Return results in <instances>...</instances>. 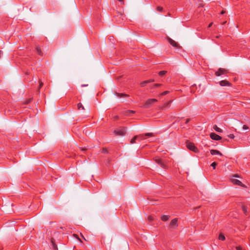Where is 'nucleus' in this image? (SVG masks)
Returning a JSON list of instances; mask_svg holds the SVG:
<instances>
[{
	"label": "nucleus",
	"instance_id": "obj_16",
	"mask_svg": "<svg viewBox=\"0 0 250 250\" xmlns=\"http://www.w3.org/2000/svg\"><path fill=\"white\" fill-rule=\"evenodd\" d=\"M172 102V101H169L166 103H165L164 104V105L161 107V109H165L166 107H167Z\"/></svg>",
	"mask_w": 250,
	"mask_h": 250
},
{
	"label": "nucleus",
	"instance_id": "obj_20",
	"mask_svg": "<svg viewBox=\"0 0 250 250\" xmlns=\"http://www.w3.org/2000/svg\"><path fill=\"white\" fill-rule=\"evenodd\" d=\"M219 239L222 241H224L225 240V237L223 234L221 233L219 235Z\"/></svg>",
	"mask_w": 250,
	"mask_h": 250
},
{
	"label": "nucleus",
	"instance_id": "obj_27",
	"mask_svg": "<svg viewBox=\"0 0 250 250\" xmlns=\"http://www.w3.org/2000/svg\"><path fill=\"white\" fill-rule=\"evenodd\" d=\"M216 165H217V163L216 162H213L211 164V166L212 167H213V169H215Z\"/></svg>",
	"mask_w": 250,
	"mask_h": 250
},
{
	"label": "nucleus",
	"instance_id": "obj_13",
	"mask_svg": "<svg viewBox=\"0 0 250 250\" xmlns=\"http://www.w3.org/2000/svg\"><path fill=\"white\" fill-rule=\"evenodd\" d=\"M51 242L53 248L54 250H58L57 245L55 243V240L54 238H52L51 239Z\"/></svg>",
	"mask_w": 250,
	"mask_h": 250
},
{
	"label": "nucleus",
	"instance_id": "obj_3",
	"mask_svg": "<svg viewBox=\"0 0 250 250\" xmlns=\"http://www.w3.org/2000/svg\"><path fill=\"white\" fill-rule=\"evenodd\" d=\"M187 146L188 149L189 150L197 153L198 152V149L197 147L194 145V144L191 142H188L187 144Z\"/></svg>",
	"mask_w": 250,
	"mask_h": 250
},
{
	"label": "nucleus",
	"instance_id": "obj_34",
	"mask_svg": "<svg viewBox=\"0 0 250 250\" xmlns=\"http://www.w3.org/2000/svg\"><path fill=\"white\" fill-rule=\"evenodd\" d=\"M236 250H243L242 248L240 246L237 247L236 248Z\"/></svg>",
	"mask_w": 250,
	"mask_h": 250
},
{
	"label": "nucleus",
	"instance_id": "obj_6",
	"mask_svg": "<svg viewBox=\"0 0 250 250\" xmlns=\"http://www.w3.org/2000/svg\"><path fill=\"white\" fill-rule=\"evenodd\" d=\"M155 162L158 164L161 167L166 169L167 168V166L166 164L162 161V160L160 159H156L155 160Z\"/></svg>",
	"mask_w": 250,
	"mask_h": 250
},
{
	"label": "nucleus",
	"instance_id": "obj_33",
	"mask_svg": "<svg viewBox=\"0 0 250 250\" xmlns=\"http://www.w3.org/2000/svg\"><path fill=\"white\" fill-rule=\"evenodd\" d=\"M243 129L244 130H247L249 129V127L246 125H244L243 126Z\"/></svg>",
	"mask_w": 250,
	"mask_h": 250
},
{
	"label": "nucleus",
	"instance_id": "obj_17",
	"mask_svg": "<svg viewBox=\"0 0 250 250\" xmlns=\"http://www.w3.org/2000/svg\"><path fill=\"white\" fill-rule=\"evenodd\" d=\"M169 219V216L168 215H162L161 216V219L163 221H166Z\"/></svg>",
	"mask_w": 250,
	"mask_h": 250
},
{
	"label": "nucleus",
	"instance_id": "obj_25",
	"mask_svg": "<svg viewBox=\"0 0 250 250\" xmlns=\"http://www.w3.org/2000/svg\"><path fill=\"white\" fill-rule=\"evenodd\" d=\"M43 85V83L41 80H39V90L42 87Z\"/></svg>",
	"mask_w": 250,
	"mask_h": 250
},
{
	"label": "nucleus",
	"instance_id": "obj_10",
	"mask_svg": "<svg viewBox=\"0 0 250 250\" xmlns=\"http://www.w3.org/2000/svg\"><path fill=\"white\" fill-rule=\"evenodd\" d=\"M140 139V140H142V139H145V138H144L143 137V135H136V136H135L130 141V143L131 144H134L136 142V140L138 139Z\"/></svg>",
	"mask_w": 250,
	"mask_h": 250
},
{
	"label": "nucleus",
	"instance_id": "obj_23",
	"mask_svg": "<svg viewBox=\"0 0 250 250\" xmlns=\"http://www.w3.org/2000/svg\"><path fill=\"white\" fill-rule=\"evenodd\" d=\"M116 96H117L118 97H125V96H128L126 94H120V93H116Z\"/></svg>",
	"mask_w": 250,
	"mask_h": 250
},
{
	"label": "nucleus",
	"instance_id": "obj_31",
	"mask_svg": "<svg viewBox=\"0 0 250 250\" xmlns=\"http://www.w3.org/2000/svg\"><path fill=\"white\" fill-rule=\"evenodd\" d=\"M73 236L76 238L78 239L80 241L82 242L81 240L79 238L78 235L76 234H74Z\"/></svg>",
	"mask_w": 250,
	"mask_h": 250
},
{
	"label": "nucleus",
	"instance_id": "obj_35",
	"mask_svg": "<svg viewBox=\"0 0 250 250\" xmlns=\"http://www.w3.org/2000/svg\"><path fill=\"white\" fill-rule=\"evenodd\" d=\"M147 81H148V83H151V82H154V79H149L148 80H147Z\"/></svg>",
	"mask_w": 250,
	"mask_h": 250
},
{
	"label": "nucleus",
	"instance_id": "obj_8",
	"mask_svg": "<svg viewBox=\"0 0 250 250\" xmlns=\"http://www.w3.org/2000/svg\"><path fill=\"white\" fill-rule=\"evenodd\" d=\"M210 137L211 138V139L216 141L220 140L222 139V137L221 136L213 132L210 133Z\"/></svg>",
	"mask_w": 250,
	"mask_h": 250
},
{
	"label": "nucleus",
	"instance_id": "obj_39",
	"mask_svg": "<svg viewBox=\"0 0 250 250\" xmlns=\"http://www.w3.org/2000/svg\"><path fill=\"white\" fill-rule=\"evenodd\" d=\"M225 13H226V11H225L224 10H222V12H221V14L223 15V14H224Z\"/></svg>",
	"mask_w": 250,
	"mask_h": 250
},
{
	"label": "nucleus",
	"instance_id": "obj_30",
	"mask_svg": "<svg viewBox=\"0 0 250 250\" xmlns=\"http://www.w3.org/2000/svg\"><path fill=\"white\" fill-rule=\"evenodd\" d=\"M161 85H162V84H161V83H156V84H153V87L156 88V87H158Z\"/></svg>",
	"mask_w": 250,
	"mask_h": 250
},
{
	"label": "nucleus",
	"instance_id": "obj_32",
	"mask_svg": "<svg viewBox=\"0 0 250 250\" xmlns=\"http://www.w3.org/2000/svg\"><path fill=\"white\" fill-rule=\"evenodd\" d=\"M228 137L230 139H233L234 138V135L233 134H230L228 135Z\"/></svg>",
	"mask_w": 250,
	"mask_h": 250
},
{
	"label": "nucleus",
	"instance_id": "obj_37",
	"mask_svg": "<svg viewBox=\"0 0 250 250\" xmlns=\"http://www.w3.org/2000/svg\"><path fill=\"white\" fill-rule=\"evenodd\" d=\"M148 220L149 221H152L153 220V217L151 216H149L148 218Z\"/></svg>",
	"mask_w": 250,
	"mask_h": 250
},
{
	"label": "nucleus",
	"instance_id": "obj_22",
	"mask_svg": "<svg viewBox=\"0 0 250 250\" xmlns=\"http://www.w3.org/2000/svg\"><path fill=\"white\" fill-rule=\"evenodd\" d=\"M32 100V98H29L26 100L25 101V102H24V104H29L31 101Z\"/></svg>",
	"mask_w": 250,
	"mask_h": 250
},
{
	"label": "nucleus",
	"instance_id": "obj_38",
	"mask_svg": "<svg viewBox=\"0 0 250 250\" xmlns=\"http://www.w3.org/2000/svg\"><path fill=\"white\" fill-rule=\"evenodd\" d=\"M212 24H213L212 22H211L210 23H209L208 26V28L212 26Z\"/></svg>",
	"mask_w": 250,
	"mask_h": 250
},
{
	"label": "nucleus",
	"instance_id": "obj_24",
	"mask_svg": "<svg viewBox=\"0 0 250 250\" xmlns=\"http://www.w3.org/2000/svg\"><path fill=\"white\" fill-rule=\"evenodd\" d=\"M169 92H170V91H164V92H163L161 93L160 94V96H164V95H166V94H167L169 93Z\"/></svg>",
	"mask_w": 250,
	"mask_h": 250
},
{
	"label": "nucleus",
	"instance_id": "obj_29",
	"mask_svg": "<svg viewBox=\"0 0 250 250\" xmlns=\"http://www.w3.org/2000/svg\"><path fill=\"white\" fill-rule=\"evenodd\" d=\"M102 152L103 153H107L108 151L106 148H103L102 149Z\"/></svg>",
	"mask_w": 250,
	"mask_h": 250
},
{
	"label": "nucleus",
	"instance_id": "obj_4",
	"mask_svg": "<svg viewBox=\"0 0 250 250\" xmlns=\"http://www.w3.org/2000/svg\"><path fill=\"white\" fill-rule=\"evenodd\" d=\"M178 219L174 218L172 219L169 225V228L170 229H175L178 227Z\"/></svg>",
	"mask_w": 250,
	"mask_h": 250
},
{
	"label": "nucleus",
	"instance_id": "obj_15",
	"mask_svg": "<svg viewBox=\"0 0 250 250\" xmlns=\"http://www.w3.org/2000/svg\"><path fill=\"white\" fill-rule=\"evenodd\" d=\"M213 129L218 132L221 133L223 132V130L217 126V125H214L213 127Z\"/></svg>",
	"mask_w": 250,
	"mask_h": 250
},
{
	"label": "nucleus",
	"instance_id": "obj_7",
	"mask_svg": "<svg viewBox=\"0 0 250 250\" xmlns=\"http://www.w3.org/2000/svg\"><path fill=\"white\" fill-rule=\"evenodd\" d=\"M167 41L173 47L175 48H180V45L178 44L177 42H176L175 41L173 40L172 39L170 38H167Z\"/></svg>",
	"mask_w": 250,
	"mask_h": 250
},
{
	"label": "nucleus",
	"instance_id": "obj_43",
	"mask_svg": "<svg viewBox=\"0 0 250 250\" xmlns=\"http://www.w3.org/2000/svg\"><path fill=\"white\" fill-rule=\"evenodd\" d=\"M87 85H82V86H87Z\"/></svg>",
	"mask_w": 250,
	"mask_h": 250
},
{
	"label": "nucleus",
	"instance_id": "obj_9",
	"mask_svg": "<svg viewBox=\"0 0 250 250\" xmlns=\"http://www.w3.org/2000/svg\"><path fill=\"white\" fill-rule=\"evenodd\" d=\"M231 182L234 184L236 185L240 186L242 187H244V185L242 184V183L239 180L235 179H231Z\"/></svg>",
	"mask_w": 250,
	"mask_h": 250
},
{
	"label": "nucleus",
	"instance_id": "obj_2",
	"mask_svg": "<svg viewBox=\"0 0 250 250\" xmlns=\"http://www.w3.org/2000/svg\"><path fill=\"white\" fill-rule=\"evenodd\" d=\"M114 133L116 135L124 136L126 133V129L123 127L117 128L114 130Z\"/></svg>",
	"mask_w": 250,
	"mask_h": 250
},
{
	"label": "nucleus",
	"instance_id": "obj_40",
	"mask_svg": "<svg viewBox=\"0 0 250 250\" xmlns=\"http://www.w3.org/2000/svg\"><path fill=\"white\" fill-rule=\"evenodd\" d=\"M243 210L244 211V212L246 213V209H245V207H243Z\"/></svg>",
	"mask_w": 250,
	"mask_h": 250
},
{
	"label": "nucleus",
	"instance_id": "obj_21",
	"mask_svg": "<svg viewBox=\"0 0 250 250\" xmlns=\"http://www.w3.org/2000/svg\"><path fill=\"white\" fill-rule=\"evenodd\" d=\"M148 81H147V80H146V81H143V82H142V83H140L141 86V87H144V86H145L147 83H148Z\"/></svg>",
	"mask_w": 250,
	"mask_h": 250
},
{
	"label": "nucleus",
	"instance_id": "obj_18",
	"mask_svg": "<svg viewBox=\"0 0 250 250\" xmlns=\"http://www.w3.org/2000/svg\"><path fill=\"white\" fill-rule=\"evenodd\" d=\"M167 73V71H165V70H163V71H160L158 74L161 77H163V76H164L165 74H166Z\"/></svg>",
	"mask_w": 250,
	"mask_h": 250
},
{
	"label": "nucleus",
	"instance_id": "obj_11",
	"mask_svg": "<svg viewBox=\"0 0 250 250\" xmlns=\"http://www.w3.org/2000/svg\"><path fill=\"white\" fill-rule=\"evenodd\" d=\"M220 84L221 86H229L230 85V83L227 80H222L220 82Z\"/></svg>",
	"mask_w": 250,
	"mask_h": 250
},
{
	"label": "nucleus",
	"instance_id": "obj_28",
	"mask_svg": "<svg viewBox=\"0 0 250 250\" xmlns=\"http://www.w3.org/2000/svg\"><path fill=\"white\" fill-rule=\"evenodd\" d=\"M157 10L159 12H162L163 11V8L162 7H161V6H158L157 7Z\"/></svg>",
	"mask_w": 250,
	"mask_h": 250
},
{
	"label": "nucleus",
	"instance_id": "obj_1",
	"mask_svg": "<svg viewBox=\"0 0 250 250\" xmlns=\"http://www.w3.org/2000/svg\"><path fill=\"white\" fill-rule=\"evenodd\" d=\"M157 100L156 99H149L145 102L143 107L145 108L150 107L153 104L156 103Z\"/></svg>",
	"mask_w": 250,
	"mask_h": 250
},
{
	"label": "nucleus",
	"instance_id": "obj_12",
	"mask_svg": "<svg viewBox=\"0 0 250 250\" xmlns=\"http://www.w3.org/2000/svg\"><path fill=\"white\" fill-rule=\"evenodd\" d=\"M210 152L211 155H219L220 156L222 155V154L218 150L211 149L210 150Z\"/></svg>",
	"mask_w": 250,
	"mask_h": 250
},
{
	"label": "nucleus",
	"instance_id": "obj_42",
	"mask_svg": "<svg viewBox=\"0 0 250 250\" xmlns=\"http://www.w3.org/2000/svg\"><path fill=\"white\" fill-rule=\"evenodd\" d=\"M129 112H131V113H134V112L132 110H129Z\"/></svg>",
	"mask_w": 250,
	"mask_h": 250
},
{
	"label": "nucleus",
	"instance_id": "obj_36",
	"mask_svg": "<svg viewBox=\"0 0 250 250\" xmlns=\"http://www.w3.org/2000/svg\"><path fill=\"white\" fill-rule=\"evenodd\" d=\"M190 119H186V122H185V124H187L189 121H190Z\"/></svg>",
	"mask_w": 250,
	"mask_h": 250
},
{
	"label": "nucleus",
	"instance_id": "obj_26",
	"mask_svg": "<svg viewBox=\"0 0 250 250\" xmlns=\"http://www.w3.org/2000/svg\"><path fill=\"white\" fill-rule=\"evenodd\" d=\"M146 137H152L153 136V134L152 133H147L145 134Z\"/></svg>",
	"mask_w": 250,
	"mask_h": 250
},
{
	"label": "nucleus",
	"instance_id": "obj_19",
	"mask_svg": "<svg viewBox=\"0 0 250 250\" xmlns=\"http://www.w3.org/2000/svg\"><path fill=\"white\" fill-rule=\"evenodd\" d=\"M77 106H78V109H79V110H80V109H82V110L84 109V108L83 106L82 105V104L81 103H79L78 104Z\"/></svg>",
	"mask_w": 250,
	"mask_h": 250
},
{
	"label": "nucleus",
	"instance_id": "obj_14",
	"mask_svg": "<svg viewBox=\"0 0 250 250\" xmlns=\"http://www.w3.org/2000/svg\"><path fill=\"white\" fill-rule=\"evenodd\" d=\"M36 51H37V53L38 54V55H39L40 56H43V53L42 51V50L39 46H37L36 48Z\"/></svg>",
	"mask_w": 250,
	"mask_h": 250
},
{
	"label": "nucleus",
	"instance_id": "obj_5",
	"mask_svg": "<svg viewBox=\"0 0 250 250\" xmlns=\"http://www.w3.org/2000/svg\"><path fill=\"white\" fill-rule=\"evenodd\" d=\"M228 73V71L224 68H220L215 73V75L216 76H220L222 75L226 74Z\"/></svg>",
	"mask_w": 250,
	"mask_h": 250
},
{
	"label": "nucleus",
	"instance_id": "obj_41",
	"mask_svg": "<svg viewBox=\"0 0 250 250\" xmlns=\"http://www.w3.org/2000/svg\"><path fill=\"white\" fill-rule=\"evenodd\" d=\"M233 177H239V176H238V174H235L233 176Z\"/></svg>",
	"mask_w": 250,
	"mask_h": 250
}]
</instances>
